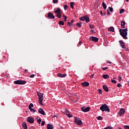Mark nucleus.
I'll use <instances>...</instances> for the list:
<instances>
[{
    "label": "nucleus",
    "mask_w": 129,
    "mask_h": 129,
    "mask_svg": "<svg viewBox=\"0 0 129 129\" xmlns=\"http://www.w3.org/2000/svg\"><path fill=\"white\" fill-rule=\"evenodd\" d=\"M124 127L125 128V129H129V126L128 125H125Z\"/></svg>",
    "instance_id": "51"
},
{
    "label": "nucleus",
    "mask_w": 129,
    "mask_h": 129,
    "mask_svg": "<svg viewBox=\"0 0 129 129\" xmlns=\"http://www.w3.org/2000/svg\"><path fill=\"white\" fill-rule=\"evenodd\" d=\"M27 120L30 123H34V121H35V120H34V118L33 117H27Z\"/></svg>",
    "instance_id": "9"
},
{
    "label": "nucleus",
    "mask_w": 129,
    "mask_h": 129,
    "mask_svg": "<svg viewBox=\"0 0 129 129\" xmlns=\"http://www.w3.org/2000/svg\"><path fill=\"white\" fill-rule=\"evenodd\" d=\"M37 96H38V102L40 105H44L43 104V94L40 92H37Z\"/></svg>",
    "instance_id": "2"
},
{
    "label": "nucleus",
    "mask_w": 129,
    "mask_h": 129,
    "mask_svg": "<svg viewBox=\"0 0 129 129\" xmlns=\"http://www.w3.org/2000/svg\"><path fill=\"white\" fill-rule=\"evenodd\" d=\"M89 27L90 28V29H93L94 26L92 25H90Z\"/></svg>",
    "instance_id": "50"
},
{
    "label": "nucleus",
    "mask_w": 129,
    "mask_h": 129,
    "mask_svg": "<svg viewBox=\"0 0 129 129\" xmlns=\"http://www.w3.org/2000/svg\"><path fill=\"white\" fill-rule=\"evenodd\" d=\"M99 93H100V94H101V93H102V90H101V89H99L98 90Z\"/></svg>",
    "instance_id": "40"
},
{
    "label": "nucleus",
    "mask_w": 129,
    "mask_h": 129,
    "mask_svg": "<svg viewBox=\"0 0 129 129\" xmlns=\"http://www.w3.org/2000/svg\"><path fill=\"white\" fill-rule=\"evenodd\" d=\"M104 129H113V128L110 126L104 128Z\"/></svg>",
    "instance_id": "39"
},
{
    "label": "nucleus",
    "mask_w": 129,
    "mask_h": 129,
    "mask_svg": "<svg viewBox=\"0 0 129 129\" xmlns=\"http://www.w3.org/2000/svg\"><path fill=\"white\" fill-rule=\"evenodd\" d=\"M118 81L119 82H120V81H121V77L120 76H118Z\"/></svg>",
    "instance_id": "41"
},
{
    "label": "nucleus",
    "mask_w": 129,
    "mask_h": 129,
    "mask_svg": "<svg viewBox=\"0 0 129 129\" xmlns=\"http://www.w3.org/2000/svg\"><path fill=\"white\" fill-rule=\"evenodd\" d=\"M103 89H104V90H105V91H106V92H108V88L106 86H105V85H103Z\"/></svg>",
    "instance_id": "18"
},
{
    "label": "nucleus",
    "mask_w": 129,
    "mask_h": 129,
    "mask_svg": "<svg viewBox=\"0 0 129 129\" xmlns=\"http://www.w3.org/2000/svg\"><path fill=\"white\" fill-rule=\"evenodd\" d=\"M64 112H66V114H67V113H69V110H68V109H65Z\"/></svg>",
    "instance_id": "46"
},
{
    "label": "nucleus",
    "mask_w": 129,
    "mask_h": 129,
    "mask_svg": "<svg viewBox=\"0 0 129 129\" xmlns=\"http://www.w3.org/2000/svg\"><path fill=\"white\" fill-rule=\"evenodd\" d=\"M74 23V20H72L71 21V22H68V27H71L72 24Z\"/></svg>",
    "instance_id": "17"
},
{
    "label": "nucleus",
    "mask_w": 129,
    "mask_h": 129,
    "mask_svg": "<svg viewBox=\"0 0 129 129\" xmlns=\"http://www.w3.org/2000/svg\"><path fill=\"white\" fill-rule=\"evenodd\" d=\"M47 129H53L54 128V127H53V125L51 124H47Z\"/></svg>",
    "instance_id": "20"
},
{
    "label": "nucleus",
    "mask_w": 129,
    "mask_h": 129,
    "mask_svg": "<svg viewBox=\"0 0 129 129\" xmlns=\"http://www.w3.org/2000/svg\"><path fill=\"white\" fill-rule=\"evenodd\" d=\"M107 14L108 16H109L110 15V12H109V10H107Z\"/></svg>",
    "instance_id": "44"
},
{
    "label": "nucleus",
    "mask_w": 129,
    "mask_h": 129,
    "mask_svg": "<svg viewBox=\"0 0 129 129\" xmlns=\"http://www.w3.org/2000/svg\"><path fill=\"white\" fill-rule=\"evenodd\" d=\"M53 4H57L58 3V0H53Z\"/></svg>",
    "instance_id": "47"
},
{
    "label": "nucleus",
    "mask_w": 129,
    "mask_h": 129,
    "mask_svg": "<svg viewBox=\"0 0 129 129\" xmlns=\"http://www.w3.org/2000/svg\"><path fill=\"white\" fill-rule=\"evenodd\" d=\"M102 6H103L104 10H106L107 6L104 2L102 3Z\"/></svg>",
    "instance_id": "25"
},
{
    "label": "nucleus",
    "mask_w": 129,
    "mask_h": 129,
    "mask_svg": "<svg viewBox=\"0 0 129 129\" xmlns=\"http://www.w3.org/2000/svg\"><path fill=\"white\" fill-rule=\"evenodd\" d=\"M113 79H115V78H113Z\"/></svg>",
    "instance_id": "60"
},
{
    "label": "nucleus",
    "mask_w": 129,
    "mask_h": 129,
    "mask_svg": "<svg viewBox=\"0 0 129 129\" xmlns=\"http://www.w3.org/2000/svg\"><path fill=\"white\" fill-rule=\"evenodd\" d=\"M81 44H82V42L80 41V42H79V43L78 44L77 46H78V47H79L81 45Z\"/></svg>",
    "instance_id": "42"
},
{
    "label": "nucleus",
    "mask_w": 129,
    "mask_h": 129,
    "mask_svg": "<svg viewBox=\"0 0 129 129\" xmlns=\"http://www.w3.org/2000/svg\"><path fill=\"white\" fill-rule=\"evenodd\" d=\"M121 28L124 29L125 28V22L124 21H122L121 22Z\"/></svg>",
    "instance_id": "15"
},
{
    "label": "nucleus",
    "mask_w": 129,
    "mask_h": 129,
    "mask_svg": "<svg viewBox=\"0 0 129 129\" xmlns=\"http://www.w3.org/2000/svg\"><path fill=\"white\" fill-rule=\"evenodd\" d=\"M127 28L124 29H120L119 30L120 36H121L124 40H127V37H126V36H127Z\"/></svg>",
    "instance_id": "1"
},
{
    "label": "nucleus",
    "mask_w": 129,
    "mask_h": 129,
    "mask_svg": "<svg viewBox=\"0 0 129 129\" xmlns=\"http://www.w3.org/2000/svg\"><path fill=\"white\" fill-rule=\"evenodd\" d=\"M67 115L68 117H69V118H70V117H73V116L72 115H71V114H70V113H67Z\"/></svg>",
    "instance_id": "29"
},
{
    "label": "nucleus",
    "mask_w": 129,
    "mask_h": 129,
    "mask_svg": "<svg viewBox=\"0 0 129 129\" xmlns=\"http://www.w3.org/2000/svg\"><path fill=\"white\" fill-rule=\"evenodd\" d=\"M107 69H108V68L107 67H105L102 68V70H103L104 71L105 70H107Z\"/></svg>",
    "instance_id": "45"
},
{
    "label": "nucleus",
    "mask_w": 129,
    "mask_h": 129,
    "mask_svg": "<svg viewBox=\"0 0 129 129\" xmlns=\"http://www.w3.org/2000/svg\"><path fill=\"white\" fill-rule=\"evenodd\" d=\"M58 24L60 25L61 26H64V22L62 21H59L58 22Z\"/></svg>",
    "instance_id": "28"
},
{
    "label": "nucleus",
    "mask_w": 129,
    "mask_h": 129,
    "mask_svg": "<svg viewBox=\"0 0 129 129\" xmlns=\"http://www.w3.org/2000/svg\"><path fill=\"white\" fill-rule=\"evenodd\" d=\"M81 85L84 87H87V86H89V83L87 82H84L81 84Z\"/></svg>",
    "instance_id": "12"
},
{
    "label": "nucleus",
    "mask_w": 129,
    "mask_h": 129,
    "mask_svg": "<svg viewBox=\"0 0 129 129\" xmlns=\"http://www.w3.org/2000/svg\"><path fill=\"white\" fill-rule=\"evenodd\" d=\"M63 18L64 22H67V17H66L65 15H63Z\"/></svg>",
    "instance_id": "32"
},
{
    "label": "nucleus",
    "mask_w": 129,
    "mask_h": 129,
    "mask_svg": "<svg viewBox=\"0 0 129 129\" xmlns=\"http://www.w3.org/2000/svg\"><path fill=\"white\" fill-rule=\"evenodd\" d=\"M100 109L102 111H107L108 112H109V108H108V106H107L106 104L102 105V106L100 107Z\"/></svg>",
    "instance_id": "3"
},
{
    "label": "nucleus",
    "mask_w": 129,
    "mask_h": 129,
    "mask_svg": "<svg viewBox=\"0 0 129 129\" xmlns=\"http://www.w3.org/2000/svg\"><path fill=\"white\" fill-rule=\"evenodd\" d=\"M123 13H124V9H122L120 10L119 14H123Z\"/></svg>",
    "instance_id": "35"
},
{
    "label": "nucleus",
    "mask_w": 129,
    "mask_h": 129,
    "mask_svg": "<svg viewBox=\"0 0 129 129\" xmlns=\"http://www.w3.org/2000/svg\"><path fill=\"white\" fill-rule=\"evenodd\" d=\"M30 110L31 112L35 113L36 112V109H34L31 108V109H29Z\"/></svg>",
    "instance_id": "33"
},
{
    "label": "nucleus",
    "mask_w": 129,
    "mask_h": 129,
    "mask_svg": "<svg viewBox=\"0 0 129 129\" xmlns=\"http://www.w3.org/2000/svg\"><path fill=\"white\" fill-rule=\"evenodd\" d=\"M54 13L57 14L61 13V10L60 8H57V9L54 11Z\"/></svg>",
    "instance_id": "21"
},
{
    "label": "nucleus",
    "mask_w": 129,
    "mask_h": 129,
    "mask_svg": "<svg viewBox=\"0 0 129 129\" xmlns=\"http://www.w3.org/2000/svg\"><path fill=\"white\" fill-rule=\"evenodd\" d=\"M100 14H101V15L102 16V11H101V12H100Z\"/></svg>",
    "instance_id": "56"
},
{
    "label": "nucleus",
    "mask_w": 129,
    "mask_h": 129,
    "mask_svg": "<svg viewBox=\"0 0 129 129\" xmlns=\"http://www.w3.org/2000/svg\"><path fill=\"white\" fill-rule=\"evenodd\" d=\"M47 18L48 19H54L55 18V16H54V15L51 13H49L47 15Z\"/></svg>",
    "instance_id": "13"
},
{
    "label": "nucleus",
    "mask_w": 129,
    "mask_h": 129,
    "mask_svg": "<svg viewBox=\"0 0 129 129\" xmlns=\"http://www.w3.org/2000/svg\"><path fill=\"white\" fill-rule=\"evenodd\" d=\"M58 77H60L61 78H64L67 76V75L66 74H62L61 73L58 74H57Z\"/></svg>",
    "instance_id": "14"
},
{
    "label": "nucleus",
    "mask_w": 129,
    "mask_h": 129,
    "mask_svg": "<svg viewBox=\"0 0 129 129\" xmlns=\"http://www.w3.org/2000/svg\"><path fill=\"white\" fill-rule=\"evenodd\" d=\"M15 84H19L20 85H24L27 83L25 80H17L14 81Z\"/></svg>",
    "instance_id": "6"
},
{
    "label": "nucleus",
    "mask_w": 129,
    "mask_h": 129,
    "mask_svg": "<svg viewBox=\"0 0 129 129\" xmlns=\"http://www.w3.org/2000/svg\"><path fill=\"white\" fill-rule=\"evenodd\" d=\"M109 10L110 11V12H113V8H111V7H109L108 8Z\"/></svg>",
    "instance_id": "38"
},
{
    "label": "nucleus",
    "mask_w": 129,
    "mask_h": 129,
    "mask_svg": "<svg viewBox=\"0 0 129 129\" xmlns=\"http://www.w3.org/2000/svg\"><path fill=\"white\" fill-rule=\"evenodd\" d=\"M111 81L112 83H114V84L116 83V81H115V80L111 79Z\"/></svg>",
    "instance_id": "36"
},
{
    "label": "nucleus",
    "mask_w": 129,
    "mask_h": 129,
    "mask_svg": "<svg viewBox=\"0 0 129 129\" xmlns=\"http://www.w3.org/2000/svg\"><path fill=\"white\" fill-rule=\"evenodd\" d=\"M41 126H43V125H45V121H42L41 124Z\"/></svg>",
    "instance_id": "43"
},
{
    "label": "nucleus",
    "mask_w": 129,
    "mask_h": 129,
    "mask_svg": "<svg viewBox=\"0 0 129 129\" xmlns=\"http://www.w3.org/2000/svg\"><path fill=\"white\" fill-rule=\"evenodd\" d=\"M37 121L39 123V124H40L41 123V121H42V119H37Z\"/></svg>",
    "instance_id": "37"
},
{
    "label": "nucleus",
    "mask_w": 129,
    "mask_h": 129,
    "mask_svg": "<svg viewBox=\"0 0 129 129\" xmlns=\"http://www.w3.org/2000/svg\"><path fill=\"white\" fill-rule=\"evenodd\" d=\"M93 77H94V74L91 75V76H90V78H93Z\"/></svg>",
    "instance_id": "52"
},
{
    "label": "nucleus",
    "mask_w": 129,
    "mask_h": 129,
    "mask_svg": "<svg viewBox=\"0 0 129 129\" xmlns=\"http://www.w3.org/2000/svg\"><path fill=\"white\" fill-rule=\"evenodd\" d=\"M123 114H124V109H121L119 111V115L121 116Z\"/></svg>",
    "instance_id": "16"
},
{
    "label": "nucleus",
    "mask_w": 129,
    "mask_h": 129,
    "mask_svg": "<svg viewBox=\"0 0 129 129\" xmlns=\"http://www.w3.org/2000/svg\"><path fill=\"white\" fill-rule=\"evenodd\" d=\"M70 6H71V8L72 9H74V7L73 6H74V3L71 2V4H70Z\"/></svg>",
    "instance_id": "31"
},
{
    "label": "nucleus",
    "mask_w": 129,
    "mask_h": 129,
    "mask_svg": "<svg viewBox=\"0 0 129 129\" xmlns=\"http://www.w3.org/2000/svg\"><path fill=\"white\" fill-rule=\"evenodd\" d=\"M22 126L24 128V129H28V126H27V123L25 122L22 123Z\"/></svg>",
    "instance_id": "19"
},
{
    "label": "nucleus",
    "mask_w": 129,
    "mask_h": 129,
    "mask_svg": "<svg viewBox=\"0 0 129 129\" xmlns=\"http://www.w3.org/2000/svg\"><path fill=\"white\" fill-rule=\"evenodd\" d=\"M63 8H64V11H67V10L68 9V6L64 5L63 6Z\"/></svg>",
    "instance_id": "34"
},
{
    "label": "nucleus",
    "mask_w": 129,
    "mask_h": 129,
    "mask_svg": "<svg viewBox=\"0 0 129 129\" xmlns=\"http://www.w3.org/2000/svg\"><path fill=\"white\" fill-rule=\"evenodd\" d=\"M38 112H39V113L42 115H46V113L42 108H40L38 109Z\"/></svg>",
    "instance_id": "10"
},
{
    "label": "nucleus",
    "mask_w": 129,
    "mask_h": 129,
    "mask_svg": "<svg viewBox=\"0 0 129 129\" xmlns=\"http://www.w3.org/2000/svg\"><path fill=\"white\" fill-rule=\"evenodd\" d=\"M28 72V70H25V72Z\"/></svg>",
    "instance_id": "58"
},
{
    "label": "nucleus",
    "mask_w": 129,
    "mask_h": 129,
    "mask_svg": "<svg viewBox=\"0 0 129 129\" xmlns=\"http://www.w3.org/2000/svg\"><path fill=\"white\" fill-rule=\"evenodd\" d=\"M90 41H92L93 42H98V38L97 37L92 36L89 38Z\"/></svg>",
    "instance_id": "8"
},
{
    "label": "nucleus",
    "mask_w": 129,
    "mask_h": 129,
    "mask_svg": "<svg viewBox=\"0 0 129 129\" xmlns=\"http://www.w3.org/2000/svg\"><path fill=\"white\" fill-rule=\"evenodd\" d=\"M75 123H76L77 125H82V121L80 120V118L77 117H75Z\"/></svg>",
    "instance_id": "4"
},
{
    "label": "nucleus",
    "mask_w": 129,
    "mask_h": 129,
    "mask_svg": "<svg viewBox=\"0 0 129 129\" xmlns=\"http://www.w3.org/2000/svg\"><path fill=\"white\" fill-rule=\"evenodd\" d=\"M102 77L104 79H108V78H109V76L108 75H103Z\"/></svg>",
    "instance_id": "23"
},
{
    "label": "nucleus",
    "mask_w": 129,
    "mask_h": 129,
    "mask_svg": "<svg viewBox=\"0 0 129 129\" xmlns=\"http://www.w3.org/2000/svg\"><path fill=\"white\" fill-rule=\"evenodd\" d=\"M76 26H77V27H78L79 28H81L82 24L81 23H77L76 24Z\"/></svg>",
    "instance_id": "26"
},
{
    "label": "nucleus",
    "mask_w": 129,
    "mask_h": 129,
    "mask_svg": "<svg viewBox=\"0 0 129 129\" xmlns=\"http://www.w3.org/2000/svg\"><path fill=\"white\" fill-rule=\"evenodd\" d=\"M125 2H126V3H128V0H125Z\"/></svg>",
    "instance_id": "59"
},
{
    "label": "nucleus",
    "mask_w": 129,
    "mask_h": 129,
    "mask_svg": "<svg viewBox=\"0 0 129 129\" xmlns=\"http://www.w3.org/2000/svg\"><path fill=\"white\" fill-rule=\"evenodd\" d=\"M120 45L122 49H125V45H124V42L121 40L119 41Z\"/></svg>",
    "instance_id": "11"
},
{
    "label": "nucleus",
    "mask_w": 129,
    "mask_h": 129,
    "mask_svg": "<svg viewBox=\"0 0 129 129\" xmlns=\"http://www.w3.org/2000/svg\"><path fill=\"white\" fill-rule=\"evenodd\" d=\"M96 118L97 119H98V120H102V119H103L102 116H98V117H96Z\"/></svg>",
    "instance_id": "24"
},
{
    "label": "nucleus",
    "mask_w": 129,
    "mask_h": 129,
    "mask_svg": "<svg viewBox=\"0 0 129 129\" xmlns=\"http://www.w3.org/2000/svg\"><path fill=\"white\" fill-rule=\"evenodd\" d=\"M33 106L34 105L33 104V103H30L29 105V109H31Z\"/></svg>",
    "instance_id": "30"
},
{
    "label": "nucleus",
    "mask_w": 129,
    "mask_h": 129,
    "mask_svg": "<svg viewBox=\"0 0 129 129\" xmlns=\"http://www.w3.org/2000/svg\"><path fill=\"white\" fill-rule=\"evenodd\" d=\"M125 50L126 51H127V50H128V48L125 47Z\"/></svg>",
    "instance_id": "55"
},
{
    "label": "nucleus",
    "mask_w": 129,
    "mask_h": 129,
    "mask_svg": "<svg viewBox=\"0 0 129 129\" xmlns=\"http://www.w3.org/2000/svg\"><path fill=\"white\" fill-rule=\"evenodd\" d=\"M57 116H56V115H53V116H52V117H56Z\"/></svg>",
    "instance_id": "57"
},
{
    "label": "nucleus",
    "mask_w": 129,
    "mask_h": 129,
    "mask_svg": "<svg viewBox=\"0 0 129 129\" xmlns=\"http://www.w3.org/2000/svg\"><path fill=\"white\" fill-rule=\"evenodd\" d=\"M108 32H114V28H113V27H109L108 29Z\"/></svg>",
    "instance_id": "22"
},
{
    "label": "nucleus",
    "mask_w": 129,
    "mask_h": 129,
    "mask_svg": "<svg viewBox=\"0 0 129 129\" xmlns=\"http://www.w3.org/2000/svg\"><path fill=\"white\" fill-rule=\"evenodd\" d=\"M81 110L82 111H83V112H88L89 110H90V107H82L81 108Z\"/></svg>",
    "instance_id": "7"
},
{
    "label": "nucleus",
    "mask_w": 129,
    "mask_h": 129,
    "mask_svg": "<svg viewBox=\"0 0 129 129\" xmlns=\"http://www.w3.org/2000/svg\"><path fill=\"white\" fill-rule=\"evenodd\" d=\"M107 63L108 64H111V62H110V61H108L107 62Z\"/></svg>",
    "instance_id": "54"
},
{
    "label": "nucleus",
    "mask_w": 129,
    "mask_h": 129,
    "mask_svg": "<svg viewBox=\"0 0 129 129\" xmlns=\"http://www.w3.org/2000/svg\"><path fill=\"white\" fill-rule=\"evenodd\" d=\"M117 86L119 88H120V87H121V84H118Z\"/></svg>",
    "instance_id": "49"
},
{
    "label": "nucleus",
    "mask_w": 129,
    "mask_h": 129,
    "mask_svg": "<svg viewBox=\"0 0 129 129\" xmlns=\"http://www.w3.org/2000/svg\"><path fill=\"white\" fill-rule=\"evenodd\" d=\"M35 77V75H31L30 76V78H34Z\"/></svg>",
    "instance_id": "48"
},
{
    "label": "nucleus",
    "mask_w": 129,
    "mask_h": 129,
    "mask_svg": "<svg viewBox=\"0 0 129 129\" xmlns=\"http://www.w3.org/2000/svg\"><path fill=\"white\" fill-rule=\"evenodd\" d=\"M80 21H83V22H84L85 21L86 23H89L90 21L89 20V17H88V16H84L80 17Z\"/></svg>",
    "instance_id": "5"
},
{
    "label": "nucleus",
    "mask_w": 129,
    "mask_h": 129,
    "mask_svg": "<svg viewBox=\"0 0 129 129\" xmlns=\"http://www.w3.org/2000/svg\"><path fill=\"white\" fill-rule=\"evenodd\" d=\"M91 33H95L94 30L93 29L91 30Z\"/></svg>",
    "instance_id": "53"
},
{
    "label": "nucleus",
    "mask_w": 129,
    "mask_h": 129,
    "mask_svg": "<svg viewBox=\"0 0 129 129\" xmlns=\"http://www.w3.org/2000/svg\"><path fill=\"white\" fill-rule=\"evenodd\" d=\"M56 17L58 19H61V17H62L61 13H58V14H56Z\"/></svg>",
    "instance_id": "27"
}]
</instances>
